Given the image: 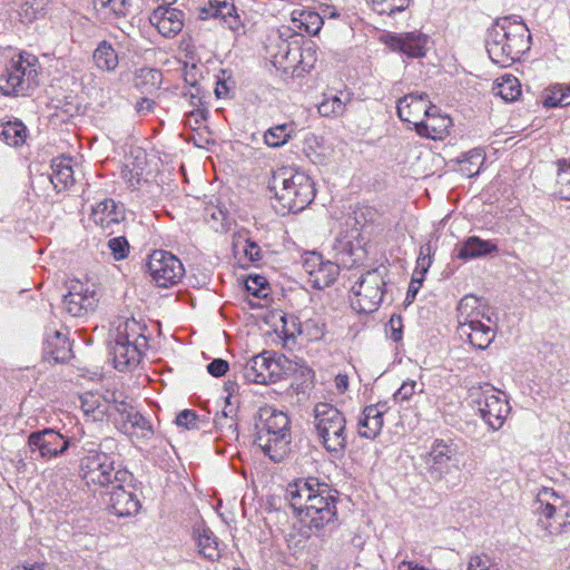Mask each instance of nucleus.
Returning <instances> with one entry per match:
<instances>
[{"mask_svg":"<svg viewBox=\"0 0 570 570\" xmlns=\"http://www.w3.org/2000/svg\"><path fill=\"white\" fill-rule=\"evenodd\" d=\"M385 411L386 403L367 405L362 412V417L364 419L365 424L370 423L374 432H381L384 424L383 415Z\"/></svg>","mask_w":570,"mask_h":570,"instance_id":"ea45409f","label":"nucleus"},{"mask_svg":"<svg viewBox=\"0 0 570 570\" xmlns=\"http://www.w3.org/2000/svg\"><path fill=\"white\" fill-rule=\"evenodd\" d=\"M293 126L288 124L277 125L268 130L264 135V141L267 146L277 148L285 145L291 138Z\"/></svg>","mask_w":570,"mask_h":570,"instance_id":"4c0bfd02","label":"nucleus"},{"mask_svg":"<svg viewBox=\"0 0 570 570\" xmlns=\"http://www.w3.org/2000/svg\"><path fill=\"white\" fill-rule=\"evenodd\" d=\"M99 297L89 296H76L75 293L65 294L62 297L63 309L72 317H81L89 312L95 311Z\"/></svg>","mask_w":570,"mask_h":570,"instance_id":"cd10ccee","label":"nucleus"},{"mask_svg":"<svg viewBox=\"0 0 570 570\" xmlns=\"http://www.w3.org/2000/svg\"><path fill=\"white\" fill-rule=\"evenodd\" d=\"M306 21L312 23V26H308V24L305 26L306 31L309 32L311 35L315 36L321 29L323 19L321 18L320 14H317L315 12H308Z\"/></svg>","mask_w":570,"mask_h":570,"instance_id":"e2e57ef3","label":"nucleus"},{"mask_svg":"<svg viewBox=\"0 0 570 570\" xmlns=\"http://www.w3.org/2000/svg\"><path fill=\"white\" fill-rule=\"evenodd\" d=\"M531 33L519 16H504L488 29L485 48L492 62L507 68L519 61L531 48Z\"/></svg>","mask_w":570,"mask_h":570,"instance_id":"f03ea898","label":"nucleus"},{"mask_svg":"<svg viewBox=\"0 0 570 570\" xmlns=\"http://www.w3.org/2000/svg\"><path fill=\"white\" fill-rule=\"evenodd\" d=\"M42 353L48 362L67 363L72 356L71 344L65 334L53 331L47 334Z\"/></svg>","mask_w":570,"mask_h":570,"instance_id":"412c9836","label":"nucleus"},{"mask_svg":"<svg viewBox=\"0 0 570 570\" xmlns=\"http://www.w3.org/2000/svg\"><path fill=\"white\" fill-rule=\"evenodd\" d=\"M314 429L327 452H343L347 448L346 419L330 403H317L314 407Z\"/></svg>","mask_w":570,"mask_h":570,"instance_id":"6e6552de","label":"nucleus"},{"mask_svg":"<svg viewBox=\"0 0 570 570\" xmlns=\"http://www.w3.org/2000/svg\"><path fill=\"white\" fill-rule=\"evenodd\" d=\"M485 159L482 149L474 148L463 155L460 160V171L466 177H474L479 175L481 166Z\"/></svg>","mask_w":570,"mask_h":570,"instance_id":"473e14b6","label":"nucleus"},{"mask_svg":"<svg viewBox=\"0 0 570 570\" xmlns=\"http://www.w3.org/2000/svg\"><path fill=\"white\" fill-rule=\"evenodd\" d=\"M435 120H438V117L435 116V111H433L428 120L421 119L413 124L417 135L433 140L441 139L443 135L446 134V125L434 126Z\"/></svg>","mask_w":570,"mask_h":570,"instance_id":"c9c22d12","label":"nucleus"},{"mask_svg":"<svg viewBox=\"0 0 570 570\" xmlns=\"http://www.w3.org/2000/svg\"><path fill=\"white\" fill-rule=\"evenodd\" d=\"M416 382L409 380L404 382L401 387L394 393L393 397L397 402L409 401L415 393Z\"/></svg>","mask_w":570,"mask_h":570,"instance_id":"5fc2aeb1","label":"nucleus"},{"mask_svg":"<svg viewBox=\"0 0 570 570\" xmlns=\"http://www.w3.org/2000/svg\"><path fill=\"white\" fill-rule=\"evenodd\" d=\"M498 244L494 240H484L478 236L466 238L458 249L456 257L463 261L484 257L498 253Z\"/></svg>","mask_w":570,"mask_h":570,"instance_id":"393cba45","label":"nucleus"},{"mask_svg":"<svg viewBox=\"0 0 570 570\" xmlns=\"http://www.w3.org/2000/svg\"><path fill=\"white\" fill-rule=\"evenodd\" d=\"M37 57L0 48V92L4 96H26L38 86Z\"/></svg>","mask_w":570,"mask_h":570,"instance_id":"423d86ee","label":"nucleus"},{"mask_svg":"<svg viewBox=\"0 0 570 570\" xmlns=\"http://www.w3.org/2000/svg\"><path fill=\"white\" fill-rule=\"evenodd\" d=\"M459 332L468 337L472 346L482 351L488 348L495 337L494 330L478 318L460 321Z\"/></svg>","mask_w":570,"mask_h":570,"instance_id":"aec40b11","label":"nucleus"},{"mask_svg":"<svg viewBox=\"0 0 570 570\" xmlns=\"http://www.w3.org/2000/svg\"><path fill=\"white\" fill-rule=\"evenodd\" d=\"M340 274V266L331 261L323 262L322 265L314 272L313 277L307 282L313 288L323 289L331 286Z\"/></svg>","mask_w":570,"mask_h":570,"instance_id":"7c9ffc66","label":"nucleus"},{"mask_svg":"<svg viewBox=\"0 0 570 570\" xmlns=\"http://www.w3.org/2000/svg\"><path fill=\"white\" fill-rule=\"evenodd\" d=\"M46 7L47 0H26L20 7L19 14L31 21L42 14Z\"/></svg>","mask_w":570,"mask_h":570,"instance_id":"79ce46f5","label":"nucleus"},{"mask_svg":"<svg viewBox=\"0 0 570 570\" xmlns=\"http://www.w3.org/2000/svg\"><path fill=\"white\" fill-rule=\"evenodd\" d=\"M269 50L273 66L285 77L296 78L298 43L278 38L275 45H271Z\"/></svg>","mask_w":570,"mask_h":570,"instance_id":"f3484780","label":"nucleus"},{"mask_svg":"<svg viewBox=\"0 0 570 570\" xmlns=\"http://www.w3.org/2000/svg\"><path fill=\"white\" fill-rule=\"evenodd\" d=\"M147 345V337H138L137 341H127L126 336L114 338L110 353L112 354L115 368L126 371L137 366Z\"/></svg>","mask_w":570,"mask_h":570,"instance_id":"ddd939ff","label":"nucleus"},{"mask_svg":"<svg viewBox=\"0 0 570 570\" xmlns=\"http://www.w3.org/2000/svg\"><path fill=\"white\" fill-rule=\"evenodd\" d=\"M243 252L246 257H248L249 262H259L262 259V252L259 246L250 239H245V245L243 247Z\"/></svg>","mask_w":570,"mask_h":570,"instance_id":"bf43d9fd","label":"nucleus"},{"mask_svg":"<svg viewBox=\"0 0 570 570\" xmlns=\"http://www.w3.org/2000/svg\"><path fill=\"white\" fill-rule=\"evenodd\" d=\"M108 248L116 261L125 259L129 254V243L125 236L110 238L108 240Z\"/></svg>","mask_w":570,"mask_h":570,"instance_id":"de8ad7c7","label":"nucleus"},{"mask_svg":"<svg viewBox=\"0 0 570 570\" xmlns=\"http://www.w3.org/2000/svg\"><path fill=\"white\" fill-rule=\"evenodd\" d=\"M67 288H68L67 294L75 293L76 296L86 297V296L92 295V296L99 297L95 284H88V282L83 283L80 279H70L67 283Z\"/></svg>","mask_w":570,"mask_h":570,"instance_id":"49530a36","label":"nucleus"},{"mask_svg":"<svg viewBox=\"0 0 570 570\" xmlns=\"http://www.w3.org/2000/svg\"><path fill=\"white\" fill-rule=\"evenodd\" d=\"M92 59L98 69L107 72L116 70L119 63L117 51L107 40H102L97 45Z\"/></svg>","mask_w":570,"mask_h":570,"instance_id":"c85d7f7f","label":"nucleus"},{"mask_svg":"<svg viewBox=\"0 0 570 570\" xmlns=\"http://www.w3.org/2000/svg\"><path fill=\"white\" fill-rule=\"evenodd\" d=\"M149 22L157 28L160 35L173 38L184 27V12L169 6H159L149 16Z\"/></svg>","mask_w":570,"mask_h":570,"instance_id":"6ab92c4d","label":"nucleus"},{"mask_svg":"<svg viewBox=\"0 0 570 570\" xmlns=\"http://www.w3.org/2000/svg\"><path fill=\"white\" fill-rule=\"evenodd\" d=\"M430 481L445 489H454L462 482L458 445L452 441L435 439L425 458Z\"/></svg>","mask_w":570,"mask_h":570,"instance_id":"0eeeda50","label":"nucleus"},{"mask_svg":"<svg viewBox=\"0 0 570 570\" xmlns=\"http://www.w3.org/2000/svg\"><path fill=\"white\" fill-rule=\"evenodd\" d=\"M429 37L422 32L411 31L389 35L386 43L393 50L409 58H423L426 55Z\"/></svg>","mask_w":570,"mask_h":570,"instance_id":"a211bd4d","label":"nucleus"},{"mask_svg":"<svg viewBox=\"0 0 570 570\" xmlns=\"http://www.w3.org/2000/svg\"><path fill=\"white\" fill-rule=\"evenodd\" d=\"M202 88L197 80H194L190 82V88L187 92L184 94V96L189 97L190 104L194 106H197L198 104H202Z\"/></svg>","mask_w":570,"mask_h":570,"instance_id":"0e129e2a","label":"nucleus"},{"mask_svg":"<svg viewBox=\"0 0 570 570\" xmlns=\"http://www.w3.org/2000/svg\"><path fill=\"white\" fill-rule=\"evenodd\" d=\"M291 420L272 406L261 407L254 443L275 463L283 462L291 452Z\"/></svg>","mask_w":570,"mask_h":570,"instance_id":"39448f33","label":"nucleus"},{"mask_svg":"<svg viewBox=\"0 0 570 570\" xmlns=\"http://www.w3.org/2000/svg\"><path fill=\"white\" fill-rule=\"evenodd\" d=\"M220 18L230 30H238L242 26L239 16L236 13L234 0H209L208 7H204L200 12L202 19Z\"/></svg>","mask_w":570,"mask_h":570,"instance_id":"4be33fe9","label":"nucleus"},{"mask_svg":"<svg viewBox=\"0 0 570 570\" xmlns=\"http://www.w3.org/2000/svg\"><path fill=\"white\" fill-rule=\"evenodd\" d=\"M385 285L383 274L377 268L362 274L352 287L353 309L365 314L375 312L383 301Z\"/></svg>","mask_w":570,"mask_h":570,"instance_id":"9d476101","label":"nucleus"},{"mask_svg":"<svg viewBox=\"0 0 570 570\" xmlns=\"http://www.w3.org/2000/svg\"><path fill=\"white\" fill-rule=\"evenodd\" d=\"M468 567L474 570H492V568H499V566L491 561L487 554H475L470 558Z\"/></svg>","mask_w":570,"mask_h":570,"instance_id":"603ef678","label":"nucleus"},{"mask_svg":"<svg viewBox=\"0 0 570 570\" xmlns=\"http://www.w3.org/2000/svg\"><path fill=\"white\" fill-rule=\"evenodd\" d=\"M538 500H542L543 502H553L557 504V501H562L561 497L551 488H542L538 495Z\"/></svg>","mask_w":570,"mask_h":570,"instance_id":"69168bd1","label":"nucleus"},{"mask_svg":"<svg viewBox=\"0 0 570 570\" xmlns=\"http://www.w3.org/2000/svg\"><path fill=\"white\" fill-rule=\"evenodd\" d=\"M146 267L156 285L164 288L176 285L185 274L180 259L164 249L154 250Z\"/></svg>","mask_w":570,"mask_h":570,"instance_id":"9b49d317","label":"nucleus"},{"mask_svg":"<svg viewBox=\"0 0 570 570\" xmlns=\"http://www.w3.org/2000/svg\"><path fill=\"white\" fill-rule=\"evenodd\" d=\"M267 282L265 277L255 275L250 276L246 283L245 287L248 293L256 297H266L267 296Z\"/></svg>","mask_w":570,"mask_h":570,"instance_id":"09e8293b","label":"nucleus"},{"mask_svg":"<svg viewBox=\"0 0 570 570\" xmlns=\"http://www.w3.org/2000/svg\"><path fill=\"white\" fill-rule=\"evenodd\" d=\"M390 328V338L394 342H400L402 340V317L401 315L393 314L387 324Z\"/></svg>","mask_w":570,"mask_h":570,"instance_id":"4d7b16f0","label":"nucleus"},{"mask_svg":"<svg viewBox=\"0 0 570 570\" xmlns=\"http://www.w3.org/2000/svg\"><path fill=\"white\" fill-rule=\"evenodd\" d=\"M91 219L101 228L110 229L109 233L112 234V225H118L122 222L125 213L114 199L106 198L92 208Z\"/></svg>","mask_w":570,"mask_h":570,"instance_id":"5701e85b","label":"nucleus"},{"mask_svg":"<svg viewBox=\"0 0 570 570\" xmlns=\"http://www.w3.org/2000/svg\"><path fill=\"white\" fill-rule=\"evenodd\" d=\"M291 507L316 532L337 521L338 491L318 478H298L286 488Z\"/></svg>","mask_w":570,"mask_h":570,"instance_id":"f257e3e1","label":"nucleus"},{"mask_svg":"<svg viewBox=\"0 0 570 570\" xmlns=\"http://www.w3.org/2000/svg\"><path fill=\"white\" fill-rule=\"evenodd\" d=\"M94 2L100 4L101 8H109L117 17H126L132 7V0H94Z\"/></svg>","mask_w":570,"mask_h":570,"instance_id":"c03bdc74","label":"nucleus"},{"mask_svg":"<svg viewBox=\"0 0 570 570\" xmlns=\"http://www.w3.org/2000/svg\"><path fill=\"white\" fill-rule=\"evenodd\" d=\"M562 505V503L560 507H558L553 502H543L542 500L535 499L533 503V512L549 520L554 517L557 510L560 509Z\"/></svg>","mask_w":570,"mask_h":570,"instance_id":"3c124183","label":"nucleus"},{"mask_svg":"<svg viewBox=\"0 0 570 570\" xmlns=\"http://www.w3.org/2000/svg\"><path fill=\"white\" fill-rule=\"evenodd\" d=\"M269 189L274 193L275 208L281 215L302 212L315 197L309 176L288 167L274 171Z\"/></svg>","mask_w":570,"mask_h":570,"instance_id":"7ed1b4c3","label":"nucleus"},{"mask_svg":"<svg viewBox=\"0 0 570 570\" xmlns=\"http://www.w3.org/2000/svg\"><path fill=\"white\" fill-rule=\"evenodd\" d=\"M323 258L317 253L308 254L303 261V268L306 274H308V278L313 277L314 272L322 265Z\"/></svg>","mask_w":570,"mask_h":570,"instance_id":"6e6d98bb","label":"nucleus"},{"mask_svg":"<svg viewBox=\"0 0 570 570\" xmlns=\"http://www.w3.org/2000/svg\"><path fill=\"white\" fill-rule=\"evenodd\" d=\"M115 483L109 484L108 509L119 518L130 517L139 512L140 501L136 494L135 478L127 469H118Z\"/></svg>","mask_w":570,"mask_h":570,"instance_id":"1a4fd4ad","label":"nucleus"},{"mask_svg":"<svg viewBox=\"0 0 570 570\" xmlns=\"http://www.w3.org/2000/svg\"><path fill=\"white\" fill-rule=\"evenodd\" d=\"M71 440L55 429L46 428L33 431L28 436V446L31 452H39V456L51 460L63 455L71 446Z\"/></svg>","mask_w":570,"mask_h":570,"instance_id":"f8f14e48","label":"nucleus"},{"mask_svg":"<svg viewBox=\"0 0 570 570\" xmlns=\"http://www.w3.org/2000/svg\"><path fill=\"white\" fill-rule=\"evenodd\" d=\"M557 166L556 194L561 199L570 200V160L559 159Z\"/></svg>","mask_w":570,"mask_h":570,"instance_id":"f704fd0d","label":"nucleus"},{"mask_svg":"<svg viewBox=\"0 0 570 570\" xmlns=\"http://www.w3.org/2000/svg\"><path fill=\"white\" fill-rule=\"evenodd\" d=\"M278 370V364L268 356V352H263L247 361L243 376L249 383L271 384L277 381Z\"/></svg>","mask_w":570,"mask_h":570,"instance_id":"4468645a","label":"nucleus"},{"mask_svg":"<svg viewBox=\"0 0 570 570\" xmlns=\"http://www.w3.org/2000/svg\"><path fill=\"white\" fill-rule=\"evenodd\" d=\"M228 368V362L223 358H215L209 364H207V372L214 377H220L225 375Z\"/></svg>","mask_w":570,"mask_h":570,"instance_id":"13d9d810","label":"nucleus"},{"mask_svg":"<svg viewBox=\"0 0 570 570\" xmlns=\"http://www.w3.org/2000/svg\"><path fill=\"white\" fill-rule=\"evenodd\" d=\"M178 426H183L186 430H199L200 429V419L194 410H183L180 411L175 420Z\"/></svg>","mask_w":570,"mask_h":570,"instance_id":"a18cd8bd","label":"nucleus"},{"mask_svg":"<svg viewBox=\"0 0 570 570\" xmlns=\"http://www.w3.org/2000/svg\"><path fill=\"white\" fill-rule=\"evenodd\" d=\"M495 90V94L504 101L511 102L520 97L521 85L515 77L508 75L501 78V82L498 83Z\"/></svg>","mask_w":570,"mask_h":570,"instance_id":"e433bc0d","label":"nucleus"},{"mask_svg":"<svg viewBox=\"0 0 570 570\" xmlns=\"http://www.w3.org/2000/svg\"><path fill=\"white\" fill-rule=\"evenodd\" d=\"M352 100L353 94L348 90H341L336 94H325L317 109L323 117H341L345 114Z\"/></svg>","mask_w":570,"mask_h":570,"instance_id":"a878e982","label":"nucleus"},{"mask_svg":"<svg viewBox=\"0 0 570 570\" xmlns=\"http://www.w3.org/2000/svg\"><path fill=\"white\" fill-rule=\"evenodd\" d=\"M155 101L149 98H141L137 101L135 109L139 115H147L151 112L155 108Z\"/></svg>","mask_w":570,"mask_h":570,"instance_id":"774afa93","label":"nucleus"},{"mask_svg":"<svg viewBox=\"0 0 570 570\" xmlns=\"http://www.w3.org/2000/svg\"><path fill=\"white\" fill-rule=\"evenodd\" d=\"M411 0H386L389 6L385 7L386 14L392 16L396 12L404 11L410 6Z\"/></svg>","mask_w":570,"mask_h":570,"instance_id":"680f3d73","label":"nucleus"},{"mask_svg":"<svg viewBox=\"0 0 570 570\" xmlns=\"http://www.w3.org/2000/svg\"><path fill=\"white\" fill-rule=\"evenodd\" d=\"M475 402L478 411L488 426L493 431L501 429L511 410L508 401L484 391Z\"/></svg>","mask_w":570,"mask_h":570,"instance_id":"dca6fc26","label":"nucleus"},{"mask_svg":"<svg viewBox=\"0 0 570 570\" xmlns=\"http://www.w3.org/2000/svg\"><path fill=\"white\" fill-rule=\"evenodd\" d=\"M118 443L114 438H105L99 443L87 441L78 451L80 476L88 484L109 487L114 484L115 474L120 465H116Z\"/></svg>","mask_w":570,"mask_h":570,"instance_id":"20e7f679","label":"nucleus"},{"mask_svg":"<svg viewBox=\"0 0 570 570\" xmlns=\"http://www.w3.org/2000/svg\"><path fill=\"white\" fill-rule=\"evenodd\" d=\"M193 537L196 541L198 552L209 561L219 560L222 553L218 538L204 523L194 527Z\"/></svg>","mask_w":570,"mask_h":570,"instance_id":"b1692460","label":"nucleus"},{"mask_svg":"<svg viewBox=\"0 0 570 570\" xmlns=\"http://www.w3.org/2000/svg\"><path fill=\"white\" fill-rule=\"evenodd\" d=\"M316 60V49L313 43L304 47L298 45L296 78L303 77L304 73L308 72L314 67Z\"/></svg>","mask_w":570,"mask_h":570,"instance_id":"58836bf2","label":"nucleus"},{"mask_svg":"<svg viewBox=\"0 0 570 570\" xmlns=\"http://www.w3.org/2000/svg\"><path fill=\"white\" fill-rule=\"evenodd\" d=\"M107 403L112 407L120 416H122L132 406L122 396V393L111 392L106 397Z\"/></svg>","mask_w":570,"mask_h":570,"instance_id":"8fccbe9b","label":"nucleus"},{"mask_svg":"<svg viewBox=\"0 0 570 570\" xmlns=\"http://www.w3.org/2000/svg\"><path fill=\"white\" fill-rule=\"evenodd\" d=\"M125 423L139 431L140 436L150 439L154 435V428L149 420L145 417L139 411L131 406L122 416Z\"/></svg>","mask_w":570,"mask_h":570,"instance_id":"72a5a7b5","label":"nucleus"},{"mask_svg":"<svg viewBox=\"0 0 570 570\" xmlns=\"http://www.w3.org/2000/svg\"><path fill=\"white\" fill-rule=\"evenodd\" d=\"M139 323L134 318L126 320L117 326L115 338L126 336L127 341H137L138 337H146L141 332Z\"/></svg>","mask_w":570,"mask_h":570,"instance_id":"37998d69","label":"nucleus"},{"mask_svg":"<svg viewBox=\"0 0 570 570\" xmlns=\"http://www.w3.org/2000/svg\"><path fill=\"white\" fill-rule=\"evenodd\" d=\"M70 163L71 158L69 157H59L51 161L52 173L49 179L58 193L68 189L75 183L73 170Z\"/></svg>","mask_w":570,"mask_h":570,"instance_id":"bb28decb","label":"nucleus"},{"mask_svg":"<svg viewBox=\"0 0 570 570\" xmlns=\"http://www.w3.org/2000/svg\"><path fill=\"white\" fill-rule=\"evenodd\" d=\"M478 297L474 295H466L464 296L458 305V311L460 312V316L463 317L464 314L466 316L464 318H471V314L469 313V308L474 309L475 305L478 304Z\"/></svg>","mask_w":570,"mask_h":570,"instance_id":"052dcab7","label":"nucleus"},{"mask_svg":"<svg viewBox=\"0 0 570 570\" xmlns=\"http://www.w3.org/2000/svg\"><path fill=\"white\" fill-rule=\"evenodd\" d=\"M570 105V86L553 85L546 89L543 106L547 108L563 107Z\"/></svg>","mask_w":570,"mask_h":570,"instance_id":"2f4dec72","label":"nucleus"},{"mask_svg":"<svg viewBox=\"0 0 570 570\" xmlns=\"http://www.w3.org/2000/svg\"><path fill=\"white\" fill-rule=\"evenodd\" d=\"M396 110L400 119L410 124L417 122L423 119L422 117L430 118L431 114L436 111L425 92H412L403 96L397 100Z\"/></svg>","mask_w":570,"mask_h":570,"instance_id":"2eb2a0df","label":"nucleus"},{"mask_svg":"<svg viewBox=\"0 0 570 570\" xmlns=\"http://www.w3.org/2000/svg\"><path fill=\"white\" fill-rule=\"evenodd\" d=\"M325 322L320 318H308L301 324V333H305L309 341H320L325 334Z\"/></svg>","mask_w":570,"mask_h":570,"instance_id":"a19ab883","label":"nucleus"},{"mask_svg":"<svg viewBox=\"0 0 570 570\" xmlns=\"http://www.w3.org/2000/svg\"><path fill=\"white\" fill-rule=\"evenodd\" d=\"M208 110L196 108L187 114L186 124L191 129H197L202 126V124L207 119Z\"/></svg>","mask_w":570,"mask_h":570,"instance_id":"864d4df0","label":"nucleus"},{"mask_svg":"<svg viewBox=\"0 0 570 570\" xmlns=\"http://www.w3.org/2000/svg\"><path fill=\"white\" fill-rule=\"evenodd\" d=\"M381 432H374L368 424H365L364 419L361 416L358 421V435L368 440H374Z\"/></svg>","mask_w":570,"mask_h":570,"instance_id":"338daca9","label":"nucleus"},{"mask_svg":"<svg viewBox=\"0 0 570 570\" xmlns=\"http://www.w3.org/2000/svg\"><path fill=\"white\" fill-rule=\"evenodd\" d=\"M27 127L19 119L0 124V139L11 147H19L26 142Z\"/></svg>","mask_w":570,"mask_h":570,"instance_id":"c756f323","label":"nucleus"}]
</instances>
